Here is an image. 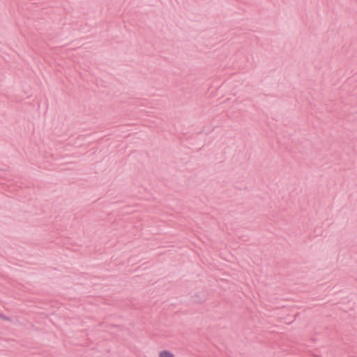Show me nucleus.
Wrapping results in <instances>:
<instances>
[{
    "label": "nucleus",
    "instance_id": "1",
    "mask_svg": "<svg viewBox=\"0 0 357 357\" xmlns=\"http://www.w3.org/2000/svg\"><path fill=\"white\" fill-rule=\"evenodd\" d=\"M159 357H174V355L169 351L163 350L160 352Z\"/></svg>",
    "mask_w": 357,
    "mask_h": 357
},
{
    "label": "nucleus",
    "instance_id": "2",
    "mask_svg": "<svg viewBox=\"0 0 357 357\" xmlns=\"http://www.w3.org/2000/svg\"><path fill=\"white\" fill-rule=\"evenodd\" d=\"M325 352L322 353L319 351H314V357H322Z\"/></svg>",
    "mask_w": 357,
    "mask_h": 357
},
{
    "label": "nucleus",
    "instance_id": "3",
    "mask_svg": "<svg viewBox=\"0 0 357 357\" xmlns=\"http://www.w3.org/2000/svg\"><path fill=\"white\" fill-rule=\"evenodd\" d=\"M0 317L4 320H10V318H8V317L3 315V314H0Z\"/></svg>",
    "mask_w": 357,
    "mask_h": 357
}]
</instances>
